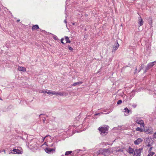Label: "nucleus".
Returning a JSON list of instances; mask_svg holds the SVG:
<instances>
[{"instance_id": "obj_1", "label": "nucleus", "mask_w": 156, "mask_h": 156, "mask_svg": "<svg viewBox=\"0 0 156 156\" xmlns=\"http://www.w3.org/2000/svg\"><path fill=\"white\" fill-rule=\"evenodd\" d=\"M110 148L108 149L100 148L97 152V154L98 155L101 154L105 156H108L111 153V152L110 151Z\"/></svg>"}, {"instance_id": "obj_2", "label": "nucleus", "mask_w": 156, "mask_h": 156, "mask_svg": "<svg viewBox=\"0 0 156 156\" xmlns=\"http://www.w3.org/2000/svg\"><path fill=\"white\" fill-rule=\"evenodd\" d=\"M109 127L108 126L105 125L99 127L98 129L100 132V133L103 136H105L108 133V129Z\"/></svg>"}, {"instance_id": "obj_3", "label": "nucleus", "mask_w": 156, "mask_h": 156, "mask_svg": "<svg viewBox=\"0 0 156 156\" xmlns=\"http://www.w3.org/2000/svg\"><path fill=\"white\" fill-rule=\"evenodd\" d=\"M27 145L28 148L31 150H36L37 149V143L34 139L31 140L28 144H27Z\"/></svg>"}, {"instance_id": "obj_4", "label": "nucleus", "mask_w": 156, "mask_h": 156, "mask_svg": "<svg viewBox=\"0 0 156 156\" xmlns=\"http://www.w3.org/2000/svg\"><path fill=\"white\" fill-rule=\"evenodd\" d=\"M136 124L140 125V126L144 128L145 124L144 121L141 118H136L135 119Z\"/></svg>"}, {"instance_id": "obj_5", "label": "nucleus", "mask_w": 156, "mask_h": 156, "mask_svg": "<svg viewBox=\"0 0 156 156\" xmlns=\"http://www.w3.org/2000/svg\"><path fill=\"white\" fill-rule=\"evenodd\" d=\"M11 153L14 154H21L23 153V151L20 147L18 148L17 147L16 148V147L15 148L13 149L12 152L11 151Z\"/></svg>"}, {"instance_id": "obj_6", "label": "nucleus", "mask_w": 156, "mask_h": 156, "mask_svg": "<svg viewBox=\"0 0 156 156\" xmlns=\"http://www.w3.org/2000/svg\"><path fill=\"white\" fill-rule=\"evenodd\" d=\"M142 150V148L136 149L134 151L133 156H140Z\"/></svg>"}, {"instance_id": "obj_7", "label": "nucleus", "mask_w": 156, "mask_h": 156, "mask_svg": "<svg viewBox=\"0 0 156 156\" xmlns=\"http://www.w3.org/2000/svg\"><path fill=\"white\" fill-rule=\"evenodd\" d=\"M55 147H54L52 148L46 147L45 149V152L48 154H52L55 152Z\"/></svg>"}, {"instance_id": "obj_8", "label": "nucleus", "mask_w": 156, "mask_h": 156, "mask_svg": "<svg viewBox=\"0 0 156 156\" xmlns=\"http://www.w3.org/2000/svg\"><path fill=\"white\" fill-rule=\"evenodd\" d=\"M119 46V44L117 41H116L114 43V44L112 46V52H115V51L118 49Z\"/></svg>"}, {"instance_id": "obj_9", "label": "nucleus", "mask_w": 156, "mask_h": 156, "mask_svg": "<svg viewBox=\"0 0 156 156\" xmlns=\"http://www.w3.org/2000/svg\"><path fill=\"white\" fill-rule=\"evenodd\" d=\"M124 115L125 116H128L132 113V111L129 109L127 108H125L123 110Z\"/></svg>"}, {"instance_id": "obj_10", "label": "nucleus", "mask_w": 156, "mask_h": 156, "mask_svg": "<svg viewBox=\"0 0 156 156\" xmlns=\"http://www.w3.org/2000/svg\"><path fill=\"white\" fill-rule=\"evenodd\" d=\"M138 23L139 27L142 26L144 24V21L140 16L138 17Z\"/></svg>"}, {"instance_id": "obj_11", "label": "nucleus", "mask_w": 156, "mask_h": 156, "mask_svg": "<svg viewBox=\"0 0 156 156\" xmlns=\"http://www.w3.org/2000/svg\"><path fill=\"white\" fill-rule=\"evenodd\" d=\"M143 141V139L141 138H138L137 140H135L134 143L135 145H139Z\"/></svg>"}, {"instance_id": "obj_12", "label": "nucleus", "mask_w": 156, "mask_h": 156, "mask_svg": "<svg viewBox=\"0 0 156 156\" xmlns=\"http://www.w3.org/2000/svg\"><path fill=\"white\" fill-rule=\"evenodd\" d=\"M156 62V61H155L154 62H153L148 63L146 67V69L147 70L148 69H149L152 66H153L154 65V63Z\"/></svg>"}, {"instance_id": "obj_13", "label": "nucleus", "mask_w": 156, "mask_h": 156, "mask_svg": "<svg viewBox=\"0 0 156 156\" xmlns=\"http://www.w3.org/2000/svg\"><path fill=\"white\" fill-rule=\"evenodd\" d=\"M74 154L75 153H73V151H67L65 153V156H68L69 155H74Z\"/></svg>"}, {"instance_id": "obj_14", "label": "nucleus", "mask_w": 156, "mask_h": 156, "mask_svg": "<svg viewBox=\"0 0 156 156\" xmlns=\"http://www.w3.org/2000/svg\"><path fill=\"white\" fill-rule=\"evenodd\" d=\"M107 110H109V111L107 113H103V112H100V113H96L95 114V115H99L101 114H107L110 113L112 111V108H110L109 109Z\"/></svg>"}, {"instance_id": "obj_15", "label": "nucleus", "mask_w": 156, "mask_h": 156, "mask_svg": "<svg viewBox=\"0 0 156 156\" xmlns=\"http://www.w3.org/2000/svg\"><path fill=\"white\" fill-rule=\"evenodd\" d=\"M39 117L40 119L42 118V120H43V123H44L46 120L45 115L43 114H41L39 115Z\"/></svg>"}, {"instance_id": "obj_16", "label": "nucleus", "mask_w": 156, "mask_h": 156, "mask_svg": "<svg viewBox=\"0 0 156 156\" xmlns=\"http://www.w3.org/2000/svg\"><path fill=\"white\" fill-rule=\"evenodd\" d=\"M145 132L147 134H151L153 133V131L152 129L151 128L147 129L145 131Z\"/></svg>"}, {"instance_id": "obj_17", "label": "nucleus", "mask_w": 156, "mask_h": 156, "mask_svg": "<svg viewBox=\"0 0 156 156\" xmlns=\"http://www.w3.org/2000/svg\"><path fill=\"white\" fill-rule=\"evenodd\" d=\"M18 70L20 71L25 72L26 71V68L23 67L19 66Z\"/></svg>"}, {"instance_id": "obj_18", "label": "nucleus", "mask_w": 156, "mask_h": 156, "mask_svg": "<svg viewBox=\"0 0 156 156\" xmlns=\"http://www.w3.org/2000/svg\"><path fill=\"white\" fill-rule=\"evenodd\" d=\"M144 129V128L143 127H141L140 126V127H137L136 129V131H137L142 132H143V129Z\"/></svg>"}, {"instance_id": "obj_19", "label": "nucleus", "mask_w": 156, "mask_h": 156, "mask_svg": "<svg viewBox=\"0 0 156 156\" xmlns=\"http://www.w3.org/2000/svg\"><path fill=\"white\" fill-rule=\"evenodd\" d=\"M148 21L149 24L151 26V27H152L153 23L152 18L150 17L148 19Z\"/></svg>"}, {"instance_id": "obj_20", "label": "nucleus", "mask_w": 156, "mask_h": 156, "mask_svg": "<svg viewBox=\"0 0 156 156\" xmlns=\"http://www.w3.org/2000/svg\"><path fill=\"white\" fill-rule=\"evenodd\" d=\"M82 83H83V82H81V81L76 82V83H73V86H76V85H80L81 84H82Z\"/></svg>"}, {"instance_id": "obj_21", "label": "nucleus", "mask_w": 156, "mask_h": 156, "mask_svg": "<svg viewBox=\"0 0 156 156\" xmlns=\"http://www.w3.org/2000/svg\"><path fill=\"white\" fill-rule=\"evenodd\" d=\"M48 94H52V95H55L56 94V91H51L49 90L48 91Z\"/></svg>"}, {"instance_id": "obj_22", "label": "nucleus", "mask_w": 156, "mask_h": 156, "mask_svg": "<svg viewBox=\"0 0 156 156\" xmlns=\"http://www.w3.org/2000/svg\"><path fill=\"white\" fill-rule=\"evenodd\" d=\"M134 150L132 148L129 147L128 149V152L130 154H132L134 152Z\"/></svg>"}, {"instance_id": "obj_23", "label": "nucleus", "mask_w": 156, "mask_h": 156, "mask_svg": "<svg viewBox=\"0 0 156 156\" xmlns=\"http://www.w3.org/2000/svg\"><path fill=\"white\" fill-rule=\"evenodd\" d=\"M38 26L37 25H36L32 27V29L33 30H37V29H39Z\"/></svg>"}, {"instance_id": "obj_24", "label": "nucleus", "mask_w": 156, "mask_h": 156, "mask_svg": "<svg viewBox=\"0 0 156 156\" xmlns=\"http://www.w3.org/2000/svg\"><path fill=\"white\" fill-rule=\"evenodd\" d=\"M65 39L66 41V43H70L71 41L69 40V37L67 36H66L65 37Z\"/></svg>"}, {"instance_id": "obj_25", "label": "nucleus", "mask_w": 156, "mask_h": 156, "mask_svg": "<svg viewBox=\"0 0 156 156\" xmlns=\"http://www.w3.org/2000/svg\"><path fill=\"white\" fill-rule=\"evenodd\" d=\"M56 94L55 95H59L61 96H62L63 95V94L61 92H56Z\"/></svg>"}, {"instance_id": "obj_26", "label": "nucleus", "mask_w": 156, "mask_h": 156, "mask_svg": "<svg viewBox=\"0 0 156 156\" xmlns=\"http://www.w3.org/2000/svg\"><path fill=\"white\" fill-rule=\"evenodd\" d=\"M122 100H119L117 101V104L118 105H119V104H121L122 103Z\"/></svg>"}, {"instance_id": "obj_27", "label": "nucleus", "mask_w": 156, "mask_h": 156, "mask_svg": "<svg viewBox=\"0 0 156 156\" xmlns=\"http://www.w3.org/2000/svg\"><path fill=\"white\" fill-rule=\"evenodd\" d=\"M146 48H147V50H150L151 48V45H148V46L147 45L146 46Z\"/></svg>"}, {"instance_id": "obj_28", "label": "nucleus", "mask_w": 156, "mask_h": 156, "mask_svg": "<svg viewBox=\"0 0 156 156\" xmlns=\"http://www.w3.org/2000/svg\"><path fill=\"white\" fill-rule=\"evenodd\" d=\"M53 38L55 40H57L58 39L57 37L55 35H54L53 36Z\"/></svg>"}, {"instance_id": "obj_29", "label": "nucleus", "mask_w": 156, "mask_h": 156, "mask_svg": "<svg viewBox=\"0 0 156 156\" xmlns=\"http://www.w3.org/2000/svg\"><path fill=\"white\" fill-rule=\"evenodd\" d=\"M82 150L79 149V150H76L75 151V153H78L80 151H82Z\"/></svg>"}, {"instance_id": "obj_30", "label": "nucleus", "mask_w": 156, "mask_h": 156, "mask_svg": "<svg viewBox=\"0 0 156 156\" xmlns=\"http://www.w3.org/2000/svg\"><path fill=\"white\" fill-rule=\"evenodd\" d=\"M68 48L70 50L72 51L73 50V48L70 47L69 46H68Z\"/></svg>"}, {"instance_id": "obj_31", "label": "nucleus", "mask_w": 156, "mask_h": 156, "mask_svg": "<svg viewBox=\"0 0 156 156\" xmlns=\"http://www.w3.org/2000/svg\"><path fill=\"white\" fill-rule=\"evenodd\" d=\"M41 92L43 93L44 94L47 93L48 94V91H47L45 90H42Z\"/></svg>"}, {"instance_id": "obj_32", "label": "nucleus", "mask_w": 156, "mask_h": 156, "mask_svg": "<svg viewBox=\"0 0 156 156\" xmlns=\"http://www.w3.org/2000/svg\"><path fill=\"white\" fill-rule=\"evenodd\" d=\"M153 137L154 138H156V132L154 133Z\"/></svg>"}, {"instance_id": "obj_33", "label": "nucleus", "mask_w": 156, "mask_h": 156, "mask_svg": "<svg viewBox=\"0 0 156 156\" xmlns=\"http://www.w3.org/2000/svg\"><path fill=\"white\" fill-rule=\"evenodd\" d=\"M144 66V65H142L140 67V70L139 71V72H140V70L141 69L143 68V67Z\"/></svg>"}, {"instance_id": "obj_34", "label": "nucleus", "mask_w": 156, "mask_h": 156, "mask_svg": "<svg viewBox=\"0 0 156 156\" xmlns=\"http://www.w3.org/2000/svg\"><path fill=\"white\" fill-rule=\"evenodd\" d=\"M64 40V39L63 38H62L61 39V42L63 44H64V43L63 42V41Z\"/></svg>"}, {"instance_id": "obj_35", "label": "nucleus", "mask_w": 156, "mask_h": 156, "mask_svg": "<svg viewBox=\"0 0 156 156\" xmlns=\"http://www.w3.org/2000/svg\"><path fill=\"white\" fill-rule=\"evenodd\" d=\"M47 136H45L44 137V138H42V140L43 141H44V140L45 139V138H46Z\"/></svg>"}, {"instance_id": "obj_36", "label": "nucleus", "mask_w": 156, "mask_h": 156, "mask_svg": "<svg viewBox=\"0 0 156 156\" xmlns=\"http://www.w3.org/2000/svg\"><path fill=\"white\" fill-rule=\"evenodd\" d=\"M151 154L152 155H153L154 154V152H150Z\"/></svg>"}, {"instance_id": "obj_37", "label": "nucleus", "mask_w": 156, "mask_h": 156, "mask_svg": "<svg viewBox=\"0 0 156 156\" xmlns=\"http://www.w3.org/2000/svg\"><path fill=\"white\" fill-rule=\"evenodd\" d=\"M152 156L153 155H152V154L150 153H149V154H148L147 156Z\"/></svg>"}, {"instance_id": "obj_38", "label": "nucleus", "mask_w": 156, "mask_h": 156, "mask_svg": "<svg viewBox=\"0 0 156 156\" xmlns=\"http://www.w3.org/2000/svg\"><path fill=\"white\" fill-rule=\"evenodd\" d=\"M137 68H136V69H135V73L136 72H137Z\"/></svg>"}, {"instance_id": "obj_39", "label": "nucleus", "mask_w": 156, "mask_h": 156, "mask_svg": "<svg viewBox=\"0 0 156 156\" xmlns=\"http://www.w3.org/2000/svg\"><path fill=\"white\" fill-rule=\"evenodd\" d=\"M2 151L4 153H5V150H3Z\"/></svg>"}, {"instance_id": "obj_40", "label": "nucleus", "mask_w": 156, "mask_h": 156, "mask_svg": "<svg viewBox=\"0 0 156 156\" xmlns=\"http://www.w3.org/2000/svg\"><path fill=\"white\" fill-rule=\"evenodd\" d=\"M64 22L66 23H67V22H66V19H65L64 21Z\"/></svg>"}, {"instance_id": "obj_41", "label": "nucleus", "mask_w": 156, "mask_h": 156, "mask_svg": "<svg viewBox=\"0 0 156 156\" xmlns=\"http://www.w3.org/2000/svg\"><path fill=\"white\" fill-rule=\"evenodd\" d=\"M53 144H51V145L50 146V147H52V146H53Z\"/></svg>"}, {"instance_id": "obj_42", "label": "nucleus", "mask_w": 156, "mask_h": 156, "mask_svg": "<svg viewBox=\"0 0 156 156\" xmlns=\"http://www.w3.org/2000/svg\"><path fill=\"white\" fill-rule=\"evenodd\" d=\"M17 22H19L20 21V20H17Z\"/></svg>"}, {"instance_id": "obj_43", "label": "nucleus", "mask_w": 156, "mask_h": 156, "mask_svg": "<svg viewBox=\"0 0 156 156\" xmlns=\"http://www.w3.org/2000/svg\"><path fill=\"white\" fill-rule=\"evenodd\" d=\"M133 107H134V108H135V107H136V106H135V105H133Z\"/></svg>"}, {"instance_id": "obj_44", "label": "nucleus", "mask_w": 156, "mask_h": 156, "mask_svg": "<svg viewBox=\"0 0 156 156\" xmlns=\"http://www.w3.org/2000/svg\"><path fill=\"white\" fill-rule=\"evenodd\" d=\"M148 146H150V145L148 144Z\"/></svg>"}, {"instance_id": "obj_45", "label": "nucleus", "mask_w": 156, "mask_h": 156, "mask_svg": "<svg viewBox=\"0 0 156 156\" xmlns=\"http://www.w3.org/2000/svg\"><path fill=\"white\" fill-rule=\"evenodd\" d=\"M104 112H106V111H105H105H104Z\"/></svg>"}, {"instance_id": "obj_46", "label": "nucleus", "mask_w": 156, "mask_h": 156, "mask_svg": "<svg viewBox=\"0 0 156 156\" xmlns=\"http://www.w3.org/2000/svg\"><path fill=\"white\" fill-rule=\"evenodd\" d=\"M155 156H156V155H155Z\"/></svg>"}, {"instance_id": "obj_47", "label": "nucleus", "mask_w": 156, "mask_h": 156, "mask_svg": "<svg viewBox=\"0 0 156 156\" xmlns=\"http://www.w3.org/2000/svg\"><path fill=\"white\" fill-rule=\"evenodd\" d=\"M1 152V151H0V152Z\"/></svg>"}]
</instances>
